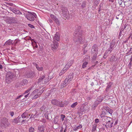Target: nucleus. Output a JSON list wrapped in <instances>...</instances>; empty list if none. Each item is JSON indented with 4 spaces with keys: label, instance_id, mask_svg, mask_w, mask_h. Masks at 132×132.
<instances>
[{
    "label": "nucleus",
    "instance_id": "f257e3e1",
    "mask_svg": "<svg viewBox=\"0 0 132 132\" xmlns=\"http://www.w3.org/2000/svg\"><path fill=\"white\" fill-rule=\"evenodd\" d=\"M82 30H76L74 33L73 40L75 42H78L79 43L82 44Z\"/></svg>",
    "mask_w": 132,
    "mask_h": 132
},
{
    "label": "nucleus",
    "instance_id": "f03ea898",
    "mask_svg": "<svg viewBox=\"0 0 132 132\" xmlns=\"http://www.w3.org/2000/svg\"><path fill=\"white\" fill-rule=\"evenodd\" d=\"M15 77V75L14 73L12 72H8L6 75V82L8 84L10 83L14 80Z\"/></svg>",
    "mask_w": 132,
    "mask_h": 132
},
{
    "label": "nucleus",
    "instance_id": "7ed1b4c3",
    "mask_svg": "<svg viewBox=\"0 0 132 132\" xmlns=\"http://www.w3.org/2000/svg\"><path fill=\"white\" fill-rule=\"evenodd\" d=\"M73 73H70L69 75L67 76L62 84L61 86V88H62L67 85L73 79Z\"/></svg>",
    "mask_w": 132,
    "mask_h": 132
},
{
    "label": "nucleus",
    "instance_id": "20e7f679",
    "mask_svg": "<svg viewBox=\"0 0 132 132\" xmlns=\"http://www.w3.org/2000/svg\"><path fill=\"white\" fill-rule=\"evenodd\" d=\"M10 125L8 120L6 118L4 117L1 119V126L3 129L6 128Z\"/></svg>",
    "mask_w": 132,
    "mask_h": 132
},
{
    "label": "nucleus",
    "instance_id": "39448f33",
    "mask_svg": "<svg viewBox=\"0 0 132 132\" xmlns=\"http://www.w3.org/2000/svg\"><path fill=\"white\" fill-rule=\"evenodd\" d=\"M88 105H83L78 110V113L79 115H82L83 112L88 111Z\"/></svg>",
    "mask_w": 132,
    "mask_h": 132
},
{
    "label": "nucleus",
    "instance_id": "423d86ee",
    "mask_svg": "<svg viewBox=\"0 0 132 132\" xmlns=\"http://www.w3.org/2000/svg\"><path fill=\"white\" fill-rule=\"evenodd\" d=\"M116 40L114 39L111 41L110 44V47L106 51V54L110 53L113 49V47L115 44Z\"/></svg>",
    "mask_w": 132,
    "mask_h": 132
},
{
    "label": "nucleus",
    "instance_id": "0eeeda50",
    "mask_svg": "<svg viewBox=\"0 0 132 132\" xmlns=\"http://www.w3.org/2000/svg\"><path fill=\"white\" fill-rule=\"evenodd\" d=\"M53 44H51V46L52 50L54 52L58 48L59 46V43L55 40H54Z\"/></svg>",
    "mask_w": 132,
    "mask_h": 132
},
{
    "label": "nucleus",
    "instance_id": "6e6552de",
    "mask_svg": "<svg viewBox=\"0 0 132 132\" xmlns=\"http://www.w3.org/2000/svg\"><path fill=\"white\" fill-rule=\"evenodd\" d=\"M61 10L63 16L64 17L67 18L69 15V12L67 9L65 7H63L62 8Z\"/></svg>",
    "mask_w": 132,
    "mask_h": 132
},
{
    "label": "nucleus",
    "instance_id": "1a4fd4ad",
    "mask_svg": "<svg viewBox=\"0 0 132 132\" xmlns=\"http://www.w3.org/2000/svg\"><path fill=\"white\" fill-rule=\"evenodd\" d=\"M35 75L34 72L32 71L26 72L25 73V77L29 78H33Z\"/></svg>",
    "mask_w": 132,
    "mask_h": 132
},
{
    "label": "nucleus",
    "instance_id": "9d476101",
    "mask_svg": "<svg viewBox=\"0 0 132 132\" xmlns=\"http://www.w3.org/2000/svg\"><path fill=\"white\" fill-rule=\"evenodd\" d=\"M28 13L26 15V17L27 19L31 21H33L35 19L33 17L32 13L28 12Z\"/></svg>",
    "mask_w": 132,
    "mask_h": 132
},
{
    "label": "nucleus",
    "instance_id": "9b49d317",
    "mask_svg": "<svg viewBox=\"0 0 132 132\" xmlns=\"http://www.w3.org/2000/svg\"><path fill=\"white\" fill-rule=\"evenodd\" d=\"M89 59L85 57L83 60V61H84L82 64V68H84L86 67L87 65L88 64V61L89 60Z\"/></svg>",
    "mask_w": 132,
    "mask_h": 132
},
{
    "label": "nucleus",
    "instance_id": "f8f14e48",
    "mask_svg": "<svg viewBox=\"0 0 132 132\" xmlns=\"http://www.w3.org/2000/svg\"><path fill=\"white\" fill-rule=\"evenodd\" d=\"M45 126L44 125L39 126L38 128V130L39 132H43L45 130Z\"/></svg>",
    "mask_w": 132,
    "mask_h": 132
},
{
    "label": "nucleus",
    "instance_id": "ddd939ff",
    "mask_svg": "<svg viewBox=\"0 0 132 132\" xmlns=\"http://www.w3.org/2000/svg\"><path fill=\"white\" fill-rule=\"evenodd\" d=\"M104 109H105L106 111L108 112L111 116L112 115V113L113 112V110L110 109L108 107H105L104 108Z\"/></svg>",
    "mask_w": 132,
    "mask_h": 132
},
{
    "label": "nucleus",
    "instance_id": "4468645a",
    "mask_svg": "<svg viewBox=\"0 0 132 132\" xmlns=\"http://www.w3.org/2000/svg\"><path fill=\"white\" fill-rule=\"evenodd\" d=\"M9 20V23H14L16 22V19L15 17L10 18Z\"/></svg>",
    "mask_w": 132,
    "mask_h": 132
},
{
    "label": "nucleus",
    "instance_id": "2eb2a0df",
    "mask_svg": "<svg viewBox=\"0 0 132 132\" xmlns=\"http://www.w3.org/2000/svg\"><path fill=\"white\" fill-rule=\"evenodd\" d=\"M53 39L54 40H56L58 42L60 40V35L59 34L57 33L55 34L54 36L53 37Z\"/></svg>",
    "mask_w": 132,
    "mask_h": 132
},
{
    "label": "nucleus",
    "instance_id": "dca6fc26",
    "mask_svg": "<svg viewBox=\"0 0 132 132\" xmlns=\"http://www.w3.org/2000/svg\"><path fill=\"white\" fill-rule=\"evenodd\" d=\"M67 65H65V67L62 69L61 72L59 73V75L60 76H61L62 74H63L65 72L67 69L69 68L68 67H67Z\"/></svg>",
    "mask_w": 132,
    "mask_h": 132
},
{
    "label": "nucleus",
    "instance_id": "f3484780",
    "mask_svg": "<svg viewBox=\"0 0 132 132\" xmlns=\"http://www.w3.org/2000/svg\"><path fill=\"white\" fill-rule=\"evenodd\" d=\"M15 14H21L22 13L21 12L18 10L16 9H15L13 8L11 10Z\"/></svg>",
    "mask_w": 132,
    "mask_h": 132
},
{
    "label": "nucleus",
    "instance_id": "a211bd4d",
    "mask_svg": "<svg viewBox=\"0 0 132 132\" xmlns=\"http://www.w3.org/2000/svg\"><path fill=\"white\" fill-rule=\"evenodd\" d=\"M58 102L59 101L56 99L53 100L51 101L52 104L56 106H57Z\"/></svg>",
    "mask_w": 132,
    "mask_h": 132
},
{
    "label": "nucleus",
    "instance_id": "6ab92c4d",
    "mask_svg": "<svg viewBox=\"0 0 132 132\" xmlns=\"http://www.w3.org/2000/svg\"><path fill=\"white\" fill-rule=\"evenodd\" d=\"M98 103V101H95L92 106V109L93 110H94L96 107L97 106Z\"/></svg>",
    "mask_w": 132,
    "mask_h": 132
},
{
    "label": "nucleus",
    "instance_id": "aec40b11",
    "mask_svg": "<svg viewBox=\"0 0 132 132\" xmlns=\"http://www.w3.org/2000/svg\"><path fill=\"white\" fill-rule=\"evenodd\" d=\"M13 40L11 39H9L6 41L5 43V44L6 45H10L11 44H13L12 43Z\"/></svg>",
    "mask_w": 132,
    "mask_h": 132
},
{
    "label": "nucleus",
    "instance_id": "412c9836",
    "mask_svg": "<svg viewBox=\"0 0 132 132\" xmlns=\"http://www.w3.org/2000/svg\"><path fill=\"white\" fill-rule=\"evenodd\" d=\"M73 62V60H71L68 61L67 64L65 65H67V67H68L69 68L72 64Z\"/></svg>",
    "mask_w": 132,
    "mask_h": 132
},
{
    "label": "nucleus",
    "instance_id": "4be33fe9",
    "mask_svg": "<svg viewBox=\"0 0 132 132\" xmlns=\"http://www.w3.org/2000/svg\"><path fill=\"white\" fill-rule=\"evenodd\" d=\"M86 1H84L82 2L81 5V7L82 9H83L85 7H86Z\"/></svg>",
    "mask_w": 132,
    "mask_h": 132
},
{
    "label": "nucleus",
    "instance_id": "5701e85b",
    "mask_svg": "<svg viewBox=\"0 0 132 132\" xmlns=\"http://www.w3.org/2000/svg\"><path fill=\"white\" fill-rule=\"evenodd\" d=\"M45 77V75H43L42 77H40L38 79V83H39L41 82Z\"/></svg>",
    "mask_w": 132,
    "mask_h": 132
},
{
    "label": "nucleus",
    "instance_id": "b1692460",
    "mask_svg": "<svg viewBox=\"0 0 132 132\" xmlns=\"http://www.w3.org/2000/svg\"><path fill=\"white\" fill-rule=\"evenodd\" d=\"M28 83V81L26 79L23 80L21 82V84L23 86L26 85Z\"/></svg>",
    "mask_w": 132,
    "mask_h": 132
},
{
    "label": "nucleus",
    "instance_id": "393cba45",
    "mask_svg": "<svg viewBox=\"0 0 132 132\" xmlns=\"http://www.w3.org/2000/svg\"><path fill=\"white\" fill-rule=\"evenodd\" d=\"M57 106L62 108L64 107V104L62 103V101L60 102L59 101Z\"/></svg>",
    "mask_w": 132,
    "mask_h": 132
},
{
    "label": "nucleus",
    "instance_id": "a878e982",
    "mask_svg": "<svg viewBox=\"0 0 132 132\" xmlns=\"http://www.w3.org/2000/svg\"><path fill=\"white\" fill-rule=\"evenodd\" d=\"M110 120H109L106 122V125H105L106 128H108L109 127L110 128V124L109 123L110 122Z\"/></svg>",
    "mask_w": 132,
    "mask_h": 132
},
{
    "label": "nucleus",
    "instance_id": "bb28decb",
    "mask_svg": "<svg viewBox=\"0 0 132 132\" xmlns=\"http://www.w3.org/2000/svg\"><path fill=\"white\" fill-rule=\"evenodd\" d=\"M36 66L37 70L39 71H42L43 69V68L42 67H39L38 65L36 64Z\"/></svg>",
    "mask_w": 132,
    "mask_h": 132
},
{
    "label": "nucleus",
    "instance_id": "cd10ccee",
    "mask_svg": "<svg viewBox=\"0 0 132 132\" xmlns=\"http://www.w3.org/2000/svg\"><path fill=\"white\" fill-rule=\"evenodd\" d=\"M111 82H110L107 86L106 88V89L105 91L106 92H108L109 90V89L111 87Z\"/></svg>",
    "mask_w": 132,
    "mask_h": 132
},
{
    "label": "nucleus",
    "instance_id": "c85d7f7f",
    "mask_svg": "<svg viewBox=\"0 0 132 132\" xmlns=\"http://www.w3.org/2000/svg\"><path fill=\"white\" fill-rule=\"evenodd\" d=\"M39 90L38 89H36L32 92V94L33 95H35L36 94H38V93L39 92Z\"/></svg>",
    "mask_w": 132,
    "mask_h": 132
},
{
    "label": "nucleus",
    "instance_id": "c756f323",
    "mask_svg": "<svg viewBox=\"0 0 132 132\" xmlns=\"http://www.w3.org/2000/svg\"><path fill=\"white\" fill-rule=\"evenodd\" d=\"M20 40L19 39H16L14 41L13 43V44L14 46H15L16 44Z\"/></svg>",
    "mask_w": 132,
    "mask_h": 132
},
{
    "label": "nucleus",
    "instance_id": "7c9ffc66",
    "mask_svg": "<svg viewBox=\"0 0 132 132\" xmlns=\"http://www.w3.org/2000/svg\"><path fill=\"white\" fill-rule=\"evenodd\" d=\"M28 113H27L25 112L23 113L21 115L22 118H24L26 117V116L27 115Z\"/></svg>",
    "mask_w": 132,
    "mask_h": 132
},
{
    "label": "nucleus",
    "instance_id": "2f4dec72",
    "mask_svg": "<svg viewBox=\"0 0 132 132\" xmlns=\"http://www.w3.org/2000/svg\"><path fill=\"white\" fill-rule=\"evenodd\" d=\"M97 48H95V49H92V52L94 53L97 54Z\"/></svg>",
    "mask_w": 132,
    "mask_h": 132
},
{
    "label": "nucleus",
    "instance_id": "473e14b6",
    "mask_svg": "<svg viewBox=\"0 0 132 132\" xmlns=\"http://www.w3.org/2000/svg\"><path fill=\"white\" fill-rule=\"evenodd\" d=\"M54 20L55 21V22L56 23V24L57 25H60L59 21L56 18V17L54 19Z\"/></svg>",
    "mask_w": 132,
    "mask_h": 132
},
{
    "label": "nucleus",
    "instance_id": "72a5a7b5",
    "mask_svg": "<svg viewBox=\"0 0 132 132\" xmlns=\"http://www.w3.org/2000/svg\"><path fill=\"white\" fill-rule=\"evenodd\" d=\"M32 43H33L32 42H34V44L33 45V46H34V47H35V48H37L38 47L37 45L36 44V42L34 40V39H32L31 40Z\"/></svg>",
    "mask_w": 132,
    "mask_h": 132
},
{
    "label": "nucleus",
    "instance_id": "f704fd0d",
    "mask_svg": "<svg viewBox=\"0 0 132 132\" xmlns=\"http://www.w3.org/2000/svg\"><path fill=\"white\" fill-rule=\"evenodd\" d=\"M18 119L17 118V117L15 118L14 119L12 120V122L14 123H18Z\"/></svg>",
    "mask_w": 132,
    "mask_h": 132
},
{
    "label": "nucleus",
    "instance_id": "c9c22d12",
    "mask_svg": "<svg viewBox=\"0 0 132 132\" xmlns=\"http://www.w3.org/2000/svg\"><path fill=\"white\" fill-rule=\"evenodd\" d=\"M65 116L63 114H61V120L62 121H63L64 120V119L65 118Z\"/></svg>",
    "mask_w": 132,
    "mask_h": 132
},
{
    "label": "nucleus",
    "instance_id": "e433bc0d",
    "mask_svg": "<svg viewBox=\"0 0 132 132\" xmlns=\"http://www.w3.org/2000/svg\"><path fill=\"white\" fill-rule=\"evenodd\" d=\"M35 128L32 127H30L29 130V132H34L35 131Z\"/></svg>",
    "mask_w": 132,
    "mask_h": 132
},
{
    "label": "nucleus",
    "instance_id": "4c0bfd02",
    "mask_svg": "<svg viewBox=\"0 0 132 132\" xmlns=\"http://www.w3.org/2000/svg\"><path fill=\"white\" fill-rule=\"evenodd\" d=\"M78 104V103L77 102H76L74 103H73L72 105H71V107L73 108H75L76 106Z\"/></svg>",
    "mask_w": 132,
    "mask_h": 132
},
{
    "label": "nucleus",
    "instance_id": "58836bf2",
    "mask_svg": "<svg viewBox=\"0 0 132 132\" xmlns=\"http://www.w3.org/2000/svg\"><path fill=\"white\" fill-rule=\"evenodd\" d=\"M34 95H35L32 98V100L36 99L38 97H40L38 94H36Z\"/></svg>",
    "mask_w": 132,
    "mask_h": 132
},
{
    "label": "nucleus",
    "instance_id": "ea45409f",
    "mask_svg": "<svg viewBox=\"0 0 132 132\" xmlns=\"http://www.w3.org/2000/svg\"><path fill=\"white\" fill-rule=\"evenodd\" d=\"M46 106L44 105H43L40 108L41 110L42 111H44L46 109Z\"/></svg>",
    "mask_w": 132,
    "mask_h": 132
},
{
    "label": "nucleus",
    "instance_id": "a19ab883",
    "mask_svg": "<svg viewBox=\"0 0 132 132\" xmlns=\"http://www.w3.org/2000/svg\"><path fill=\"white\" fill-rule=\"evenodd\" d=\"M111 104L113 106H114L116 104V103L115 101H112L111 102H110Z\"/></svg>",
    "mask_w": 132,
    "mask_h": 132
},
{
    "label": "nucleus",
    "instance_id": "79ce46f5",
    "mask_svg": "<svg viewBox=\"0 0 132 132\" xmlns=\"http://www.w3.org/2000/svg\"><path fill=\"white\" fill-rule=\"evenodd\" d=\"M58 121L57 118H55L54 119V123L55 124H57L58 123Z\"/></svg>",
    "mask_w": 132,
    "mask_h": 132
},
{
    "label": "nucleus",
    "instance_id": "37998d69",
    "mask_svg": "<svg viewBox=\"0 0 132 132\" xmlns=\"http://www.w3.org/2000/svg\"><path fill=\"white\" fill-rule=\"evenodd\" d=\"M96 126H93L92 127V131H94L96 129Z\"/></svg>",
    "mask_w": 132,
    "mask_h": 132
},
{
    "label": "nucleus",
    "instance_id": "c03bdc74",
    "mask_svg": "<svg viewBox=\"0 0 132 132\" xmlns=\"http://www.w3.org/2000/svg\"><path fill=\"white\" fill-rule=\"evenodd\" d=\"M99 0H96L94 2V3L96 5V6H97L98 5V4L99 3Z\"/></svg>",
    "mask_w": 132,
    "mask_h": 132
},
{
    "label": "nucleus",
    "instance_id": "a18cd8bd",
    "mask_svg": "<svg viewBox=\"0 0 132 132\" xmlns=\"http://www.w3.org/2000/svg\"><path fill=\"white\" fill-rule=\"evenodd\" d=\"M50 17L53 20H54V19L56 18V17L54 16L52 14L50 15Z\"/></svg>",
    "mask_w": 132,
    "mask_h": 132
},
{
    "label": "nucleus",
    "instance_id": "49530a36",
    "mask_svg": "<svg viewBox=\"0 0 132 132\" xmlns=\"http://www.w3.org/2000/svg\"><path fill=\"white\" fill-rule=\"evenodd\" d=\"M104 118L106 119L107 120H107L108 121L109 120H111L112 119V118L110 117L107 116H104Z\"/></svg>",
    "mask_w": 132,
    "mask_h": 132
},
{
    "label": "nucleus",
    "instance_id": "de8ad7c7",
    "mask_svg": "<svg viewBox=\"0 0 132 132\" xmlns=\"http://www.w3.org/2000/svg\"><path fill=\"white\" fill-rule=\"evenodd\" d=\"M94 54L93 56V57H92V59L93 60H95L96 59V55L97 54H96L95 53H94Z\"/></svg>",
    "mask_w": 132,
    "mask_h": 132
},
{
    "label": "nucleus",
    "instance_id": "09e8293b",
    "mask_svg": "<svg viewBox=\"0 0 132 132\" xmlns=\"http://www.w3.org/2000/svg\"><path fill=\"white\" fill-rule=\"evenodd\" d=\"M132 53V48H130V49L128 52L126 53V54H128V53L130 54Z\"/></svg>",
    "mask_w": 132,
    "mask_h": 132
},
{
    "label": "nucleus",
    "instance_id": "8fccbe9b",
    "mask_svg": "<svg viewBox=\"0 0 132 132\" xmlns=\"http://www.w3.org/2000/svg\"><path fill=\"white\" fill-rule=\"evenodd\" d=\"M17 118L18 119V122H21V117H20L19 116Z\"/></svg>",
    "mask_w": 132,
    "mask_h": 132
},
{
    "label": "nucleus",
    "instance_id": "3c124183",
    "mask_svg": "<svg viewBox=\"0 0 132 132\" xmlns=\"http://www.w3.org/2000/svg\"><path fill=\"white\" fill-rule=\"evenodd\" d=\"M98 47L97 45L96 44L94 45L93 46L92 48V49H95V48L96 49V48H97Z\"/></svg>",
    "mask_w": 132,
    "mask_h": 132
},
{
    "label": "nucleus",
    "instance_id": "603ef678",
    "mask_svg": "<svg viewBox=\"0 0 132 132\" xmlns=\"http://www.w3.org/2000/svg\"><path fill=\"white\" fill-rule=\"evenodd\" d=\"M43 91L42 90H40L38 93V94L40 96V95L43 93Z\"/></svg>",
    "mask_w": 132,
    "mask_h": 132
},
{
    "label": "nucleus",
    "instance_id": "864d4df0",
    "mask_svg": "<svg viewBox=\"0 0 132 132\" xmlns=\"http://www.w3.org/2000/svg\"><path fill=\"white\" fill-rule=\"evenodd\" d=\"M110 53H108L106 54V52H105V53L104 54V56H103V57L104 59H106L107 57V56L108 55V54H109Z\"/></svg>",
    "mask_w": 132,
    "mask_h": 132
},
{
    "label": "nucleus",
    "instance_id": "5fc2aeb1",
    "mask_svg": "<svg viewBox=\"0 0 132 132\" xmlns=\"http://www.w3.org/2000/svg\"><path fill=\"white\" fill-rule=\"evenodd\" d=\"M28 25L29 27H31V28H34V26L33 25H32L31 24H28Z\"/></svg>",
    "mask_w": 132,
    "mask_h": 132
},
{
    "label": "nucleus",
    "instance_id": "6e6d98bb",
    "mask_svg": "<svg viewBox=\"0 0 132 132\" xmlns=\"http://www.w3.org/2000/svg\"><path fill=\"white\" fill-rule=\"evenodd\" d=\"M23 95H20L17 96V97H16V100H17V99H19V98H20L21 97H22V96H23Z\"/></svg>",
    "mask_w": 132,
    "mask_h": 132
},
{
    "label": "nucleus",
    "instance_id": "4d7b16f0",
    "mask_svg": "<svg viewBox=\"0 0 132 132\" xmlns=\"http://www.w3.org/2000/svg\"><path fill=\"white\" fill-rule=\"evenodd\" d=\"M95 122L96 123H98L99 122V120L98 119H96L95 120Z\"/></svg>",
    "mask_w": 132,
    "mask_h": 132
},
{
    "label": "nucleus",
    "instance_id": "13d9d810",
    "mask_svg": "<svg viewBox=\"0 0 132 132\" xmlns=\"http://www.w3.org/2000/svg\"><path fill=\"white\" fill-rule=\"evenodd\" d=\"M106 114V113H105L104 111H102V113L101 114V116L102 115V116H103Z\"/></svg>",
    "mask_w": 132,
    "mask_h": 132
},
{
    "label": "nucleus",
    "instance_id": "bf43d9fd",
    "mask_svg": "<svg viewBox=\"0 0 132 132\" xmlns=\"http://www.w3.org/2000/svg\"><path fill=\"white\" fill-rule=\"evenodd\" d=\"M32 13L33 15V17H34L35 18H36V16H37L36 14L34 12H32Z\"/></svg>",
    "mask_w": 132,
    "mask_h": 132
},
{
    "label": "nucleus",
    "instance_id": "052dcab7",
    "mask_svg": "<svg viewBox=\"0 0 132 132\" xmlns=\"http://www.w3.org/2000/svg\"><path fill=\"white\" fill-rule=\"evenodd\" d=\"M49 81V80L48 78H47L45 79V83Z\"/></svg>",
    "mask_w": 132,
    "mask_h": 132
},
{
    "label": "nucleus",
    "instance_id": "680f3d73",
    "mask_svg": "<svg viewBox=\"0 0 132 132\" xmlns=\"http://www.w3.org/2000/svg\"><path fill=\"white\" fill-rule=\"evenodd\" d=\"M95 66V65H92V67H89L88 68V70H91Z\"/></svg>",
    "mask_w": 132,
    "mask_h": 132
},
{
    "label": "nucleus",
    "instance_id": "e2e57ef3",
    "mask_svg": "<svg viewBox=\"0 0 132 132\" xmlns=\"http://www.w3.org/2000/svg\"><path fill=\"white\" fill-rule=\"evenodd\" d=\"M10 113L11 116L12 117L13 116L14 114V112L12 111L10 112Z\"/></svg>",
    "mask_w": 132,
    "mask_h": 132
},
{
    "label": "nucleus",
    "instance_id": "0e129e2a",
    "mask_svg": "<svg viewBox=\"0 0 132 132\" xmlns=\"http://www.w3.org/2000/svg\"><path fill=\"white\" fill-rule=\"evenodd\" d=\"M30 90H27L23 94L24 95H25L27 93H28L29 92V91Z\"/></svg>",
    "mask_w": 132,
    "mask_h": 132
},
{
    "label": "nucleus",
    "instance_id": "69168bd1",
    "mask_svg": "<svg viewBox=\"0 0 132 132\" xmlns=\"http://www.w3.org/2000/svg\"><path fill=\"white\" fill-rule=\"evenodd\" d=\"M35 116H36L35 114L34 115L32 114L31 115L30 118H34Z\"/></svg>",
    "mask_w": 132,
    "mask_h": 132
},
{
    "label": "nucleus",
    "instance_id": "338daca9",
    "mask_svg": "<svg viewBox=\"0 0 132 132\" xmlns=\"http://www.w3.org/2000/svg\"><path fill=\"white\" fill-rule=\"evenodd\" d=\"M130 37V36H129L128 38L124 42L125 43H127L128 41V40L129 39V38Z\"/></svg>",
    "mask_w": 132,
    "mask_h": 132
},
{
    "label": "nucleus",
    "instance_id": "774afa93",
    "mask_svg": "<svg viewBox=\"0 0 132 132\" xmlns=\"http://www.w3.org/2000/svg\"><path fill=\"white\" fill-rule=\"evenodd\" d=\"M120 15H118L117 16H116V18L117 19H120V18L119 16Z\"/></svg>",
    "mask_w": 132,
    "mask_h": 132
}]
</instances>
